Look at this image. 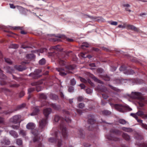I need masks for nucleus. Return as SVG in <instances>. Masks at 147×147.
Masks as SVG:
<instances>
[{
	"label": "nucleus",
	"instance_id": "nucleus-7",
	"mask_svg": "<svg viewBox=\"0 0 147 147\" xmlns=\"http://www.w3.org/2000/svg\"><path fill=\"white\" fill-rule=\"evenodd\" d=\"M41 72V71L40 69H36L34 73H30L29 76L32 77L34 79H37L41 76L39 74Z\"/></svg>",
	"mask_w": 147,
	"mask_h": 147
},
{
	"label": "nucleus",
	"instance_id": "nucleus-12",
	"mask_svg": "<svg viewBox=\"0 0 147 147\" xmlns=\"http://www.w3.org/2000/svg\"><path fill=\"white\" fill-rule=\"evenodd\" d=\"M1 91L4 93L7 96H10L13 94V92L12 91L6 88H1Z\"/></svg>",
	"mask_w": 147,
	"mask_h": 147
},
{
	"label": "nucleus",
	"instance_id": "nucleus-10",
	"mask_svg": "<svg viewBox=\"0 0 147 147\" xmlns=\"http://www.w3.org/2000/svg\"><path fill=\"white\" fill-rule=\"evenodd\" d=\"M26 62H23L21 65H17L14 66V67L16 70L19 71H22L26 69V66L24 64H26Z\"/></svg>",
	"mask_w": 147,
	"mask_h": 147
},
{
	"label": "nucleus",
	"instance_id": "nucleus-62",
	"mask_svg": "<svg viewBox=\"0 0 147 147\" xmlns=\"http://www.w3.org/2000/svg\"><path fill=\"white\" fill-rule=\"evenodd\" d=\"M49 142L51 143H53L55 142V140L53 138H50L49 140Z\"/></svg>",
	"mask_w": 147,
	"mask_h": 147
},
{
	"label": "nucleus",
	"instance_id": "nucleus-24",
	"mask_svg": "<svg viewBox=\"0 0 147 147\" xmlns=\"http://www.w3.org/2000/svg\"><path fill=\"white\" fill-rule=\"evenodd\" d=\"M26 104L25 103H22V104L18 106L16 109H15V111H16L20 109H21L25 107Z\"/></svg>",
	"mask_w": 147,
	"mask_h": 147
},
{
	"label": "nucleus",
	"instance_id": "nucleus-48",
	"mask_svg": "<svg viewBox=\"0 0 147 147\" xmlns=\"http://www.w3.org/2000/svg\"><path fill=\"white\" fill-rule=\"evenodd\" d=\"M77 99L78 101L81 102L84 100V98L82 96H79L77 97Z\"/></svg>",
	"mask_w": 147,
	"mask_h": 147
},
{
	"label": "nucleus",
	"instance_id": "nucleus-39",
	"mask_svg": "<svg viewBox=\"0 0 147 147\" xmlns=\"http://www.w3.org/2000/svg\"><path fill=\"white\" fill-rule=\"evenodd\" d=\"M93 79L95 82H96L98 83H99L100 84H103V82L102 81L98 79L95 76H94L93 77Z\"/></svg>",
	"mask_w": 147,
	"mask_h": 147
},
{
	"label": "nucleus",
	"instance_id": "nucleus-58",
	"mask_svg": "<svg viewBox=\"0 0 147 147\" xmlns=\"http://www.w3.org/2000/svg\"><path fill=\"white\" fill-rule=\"evenodd\" d=\"M119 122L121 124H126V122L125 120H119Z\"/></svg>",
	"mask_w": 147,
	"mask_h": 147
},
{
	"label": "nucleus",
	"instance_id": "nucleus-37",
	"mask_svg": "<svg viewBox=\"0 0 147 147\" xmlns=\"http://www.w3.org/2000/svg\"><path fill=\"white\" fill-rule=\"evenodd\" d=\"M108 139L109 140L115 141H119L120 139L119 138H118L114 137L112 136H111L110 137L108 138Z\"/></svg>",
	"mask_w": 147,
	"mask_h": 147
},
{
	"label": "nucleus",
	"instance_id": "nucleus-21",
	"mask_svg": "<svg viewBox=\"0 0 147 147\" xmlns=\"http://www.w3.org/2000/svg\"><path fill=\"white\" fill-rule=\"evenodd\" d=\"M111 132L113 134L117 135H120L121 133L119 130L114 129H112L111 130Z\"/></svg>",
	"mask_w": 147,
	"mask_h": 147
},
{
	"label": "nucleus",
	"instance_id": "nucleus-6",
	"mask_svg": "<svg viewBox=\"0 0 147 147\" xmlns=\"http://www.w3.org/2000/svg\"><path fill=\"white\" fill-rule=\"evenodd\" d=\"M45 81L44 79H42L38 82H34L31 83V85L32 86H37L36 87V90L37 92H39L41 90V88L40 86H38L39 84H42Z\"/></svg>",
	"mask_w": 147,
	"mask_h": 147
},
{
	"label": "nucleus",
	"instance_id": "nucleus-32",
	"mask_svg": "<svg viewBox=\"0 0 147 147\" xmlns=\"http://www.w3.org/2000/svg\"><path fill=\"white\" fill-rule=\"evenodd\" d=\"M26 57L27 58L31 59H34L35 56L33 54H30L27 55Z\"/></svg>",
	"mask_w": 147,
	"mask_h": 147
},
{
	"label": "nucleus",
	"instance_id": "nucleus-16",
	"mask_svg": "<svg viewBox=\"0 0 147 147\" xmlns=\"http://www.w3.org/2000/svg\"><path fill=\"white\" fill-rule=\"evenodd\" d=\"M26 127L28 129H33L35 127V125L34 123L30 122L27 125Z\"/></svg>",
	"mask_w": 147,
	"mask_h": 147
},
{
	"label": "nucleus",
	"instance_id": "nucleus-60",
	"mask_svg": "<svg viewBox=\"0 0 147 147\" xmlns=\"http://www.w3.org/2000/svg\"><path fill=\"white\" fill-rule=\"evenodd\" d=\"M103 98L105 99H107L108 97V96L107 94L105 93L102 94Z\"/></svg>",
	"mask_w": 147,
	"mask_h": 147
},
{
	"label": "nucleus",
	"instance_id": "nucleus-20",
	"mask_svg": "<svg viewBox=\"0 0 147 147\" xmlns=\"http://www.w3.org/2000/svg\"><path fill=\"white\" fill-rule=\"evenodd\" d=\"M39 111V109L38 107H35L34 108L33 112L31 113L30 115L31 116L36 115Z\"/></svg>",
	"mask_w": 147,
	"mask_h": 147
},
{
	"label": "nucleus",
	"instance_id": "nucleus-36",
	"mask_svg": "<svg viewBox=\"0 0 147 147\" xmlns=\"http://www.w3.org/2000/svg\"><path fill=\"white\" fill-rule=\"evenodd\" d=\"M32 133L34 136H38L39 134L38 131L36 129L32 130Z\"/></svg>",
	"mask_w": 147,
	"mask_h": 147
},
{
	"label": "nucleus",
	"instance_id": "nucleus-63",
	"mask_svg": "<svg viewBox=\"0 0 147 147\" xmlns=\"http://www.w3.org/2000/svg\"><path fill=\"white\" fill-rule=\"evenodd\" d=\"M80 80L82 82L84 83H86L87 82V81L84 78H80Z\"/></svg>",
	"mask_w": 147,
	"mask_h": 147
},
{
	"label": "nucleus",
	"instance_id": "nucleus-44",
	"mask_svg": "<svg viewBox=\"0 0 147 147\" xmlns=\"http://www.w3.org/2000/svg\"><path fill=\"white\" fill-rule=\"evenodd\" d=\"M46 62V60L44 58H42L41 59L40 61H39V64L43 65Z\"/></svg>",
	"mask_w": 147,
	"mask_h": 147
},
{
	"label": "nucleus",
	"instance_id": "nucleus-30",
	"mask_svg": "<svg viewBox=\"0 0 147 147\" xmlns=\"http://www.w3.org/2000/svg\"><path fill=\"white\" fill-rule=\"evenodd\" d=\"M8 84L9 86L11 88H18L20 86V85L18 84H12L11 83H9Z\"/></svg>",
	"mask_w": 147,
	"mask_h": 147
},
{
	"label": "nucleus",
	"instance_id": "nucleus-45",
	"mask_svg": "<svg viewBox=\"0 0 147 147\" xmlns=\"http://www.w3.org/2000/svg\"><path fill=\"white\" fill-rule=\"evenodd\" d=\"M126 69V67L124 65H122L119 68L120 71H123L125 70Z\"/></svg>",
	"mask_w": 147,
	"mask_h": 147
},
{
	"label": "nucleus",
	"instance_id": "nucleus-34",
	"mask_svg": "<svg viewBox=\"0 0 147 147\" xmlns=\"http://www.w3.org/2000/svg\"><path fill=\"white\" fill-rule=\"evenodd\" d=\"M35 90V89L34 88H30L28 89V94H29V96H28V99H29L31 97V95H30V93L31 92H32L34 91Z\"/></svg>",
	"mask_w": 147,
	"mask_h": 147
},
{
	"label": "nucleus",
	"instance_id": "nucleus-35",
	"mask_svg": "<svg viewBox=\"0 0 147 147\" xmlns=\"http://www.w3.org/2000/svg\"><path fill=\"white\" fill-rule=\"evenodd\" d=\"M122 137L125 140H128L130 139V137L129 135L125 133H123L122 135Z\"/></svg>",
	"mask_w": 147,
	"mask_h": 147
},
{
	"label": "nucleus",
	"instance_id": "nucleus-13",
	"mask_svg": "<svg viewBox=\"0 0 147 147\" xmlns=\"http://www.w3.org/2000/svg\"><path fill=\"white\" fill-rule=\"evenodd\" d=\"M4 60L5 61L6 63L9 64H11L12 63V62L9 59L6 58H3V55L2 54V53L1 52V51H0V60L3 61Z\"/></svg>",
	"mask_w": 147,
	"mask_h": 147
},
{
	"label": "nucleus",
	"instance_id": "nucleus-4",
	"mask_svg": "<svg viewBox=\"0 0 147 147\" xmlns=\"http://www.w3.org/2000/svg\"><path fill=\"white\" fill-rule=\"evenodd\" d=\"M130 115L134 117L136 119H139L138 117V116L140 117L143 119H147V113L145 114L141 111H138L135 113H131L130 114Z\"/></svg>",
	"mask_w": 147,
	"mask_h": 147
},
{
	"label": "nucleus",
	"instance_id": "nucleus-23",
	"mask_svg": "<svg viewBox=\"0 0 147 147\" xmlns=\"http://www.w3.org/2000/svg\"><path fill=\"white\" fill-rule=\"evenodd\" d=\"M109 86L111 89L119 93L121 92L122 91V90L118 89L116 87H113L110 85H109Z\"/></svg>",
	"mask_w": 147,
	"mask_h": 147
},
{
	"label": "nucleus",
	"instance_id": "nucleus-19",
	"mask_svg": "<svg viewBox=\"0 0 147 147\" xmlns=\"http://www.w3.org/2000/svg\"><path fill=\"white\" fill-rule=\"evenodd\" d=\"M4 70L7 73L12 74L13 72V70L9 66H6L4 67Z\"/></svg>",
	"mask_w": 147,
	"mask_h": 147
},
{
	"label": "nucleus",
	"instance_id": "nucleus-3",
	"mask_svg": "<svg viewBox=\"0 0 147 147\" xmlns=\"http://www.w3.org/2000/svg\"><path fill=\"white\" fill-rule=\"evenodd\" d=\"M141 94H142L140 92H132V96L134 98L138 100L142 99L143 103L141 104H140V105L142 107L144 105V104H147V100L142 99Z\"/></svg>",
	"mask_w": 147,
	"mask_h": 147
},
{
	"label": "nucleus",
	"instance_id": "nucleus-22",
	"mask_svg": "<svg viewBox=\"0 0 147 147\" xmlns=\"http://www.w3.org/2000/svg\"><path fill=\"white\" fill-rule=\"evenodd\" d=\"M9 133L15 138H16L18 137V134L14 131L11 130L9 131Z\"/></svg>",
	"mask_w": 147,
	"mask_h": 147
},
{
	"label": "nucleus",
	"instance_id": "nucleus-14",
	"mask_svg": "<svg viewBox=\"0 0 147 147\" xmlns=\"http://www.w3.org/2000/svg\"><path fill=\"white\" fill-rule=\"evenodd\" d=\"M52 112V109L50 108H47L44 109L43 110V114L45 117L47 118L49 115Z\"/></svg>",
	"mask_w": 147,
	"mask_h": 147
},
{
	"label": "nucleus",
	"instance_id": "nucleus-61",
	"mask_svg": "<svg viewBox=\"0 0 147 147\" xmlns=\"http://www.w3.org/2000/svg\"><path fill=\"white\" fill-rule=\"evenodd\" d=\"M111 25L116 26L117 24V22L115 21H113L111 22H109Z\"/></svg>",
	"mask_w": 147,
	"mask_h": 147
},
{
	"label": "nucleus",
	"instance_id": "nucleus-47",
	"mask_svg": "<svg viewBox=\"0 0 147 147\" xmlns=\"http://www.w3.org/2000/svg\"><path fill=\"white\" fill-rule=\"evenodd\" d=\"M85 104L82 103H80L78 104V107L80 109H82L85 107Z\"/></svg>",
	"mask_w": 147,
	"mask_h": 147
},
{
	"label": "nucleus",
	"instance_id": "nucleus-52",
	"mask_svg": "<svg viewBox=\"0 0 147 147\" xmlns=\"http://www.w3.org/2000/svg\"><path fill=\"white\" fill-rule=\"evenodd\" d=\"M97 72L101 74L104 72V70L101 68H98L97 69Z\"/></svg>",
	"mask_w": 147,
	"mask_h": 147
},
{
	"label": "nucleus",
	"instance_id": "nucleus-29",
	"mask_svg": "<svg viewBox=\"0 0 147 147\" xmlns=\"http://www.w3.org/2000/svg\"><path fill=\"white\" fill-rule=\"evenodd\" d=\"M91 19L94 20L95 21H99V20L101 19V18L100 17H93V16H90L89 15H87Z\"/></svg>",
	"mask_w": 147,
	"mask_h": 147
},
{
	"label": "nucleus",
	"instance_id": "nucleus-1",
	"mask_svg": "<svg viewBox=\"0 0 147 147\" xmlns=\"http://www.w3.org/2000/svg\"><path fill=\"white\" fill-rule=\"evenodd\" d=\"M60 46L57 45L53 47H51L50 50H54L53 52H51L49 53V55L53 56L55 57L57 56V61L59 64V65L61 66H65V69L60 68H56V69L59 72V74L62 76H66L67 74L71 73L72 71L74 69V67L73 65L69 64L67 63L65 59L66 56L65 53H62L60 52L58 54L56 52V51H59L60 50Z\"/></svg>",
	"mask_w": 147,
	"mask_h": 147
},
{
	"label": "nucleus",
	"instance_id": "nucleus-27",
	"mask_svg": "<svg viewBox=\"0 0 147 147\" xmlns=\"http://www.w3.org/2000/svg\"><path fill=\"white\" fill-rule=\"evenodd\" d=\"M50 98L53 100H57L58 98L57 95L56 94H51L50 95Z\"/></svg>",
	"mask_w": 147,
	"mask_h": 147
},
{
	"label": "nucleus",
	"instance_id": "nucleus-50",
	"mask_svg": "<svg viewBox=\"0 0 147 147\" xmlns=\"http://www.w3.org/2000/svg\"><path fill=\"white\" fill-rule=\"evenodd\" d=\"M122 129L123 131L127 132H130L131 130L130 129L125 127H123Z\"/></svg>",
	"mask_w": 147,
	"mask_h": 147
},
{
	"label": "nucleus",
	"instance_id": "nucleus-18",
	"mask_svg": "<svg viewBox=\"0 0 147 147\" xmlns=\"http://www.w3.org/2000/svg\"><path fill=\"white\" fill-rule=\"evenodd\" d=\"M47 49L45 48L41 49L39 50H35L34 52L35 53H36L38 56H40V53H43L44 52L47 51Z\"/></svg>",
	"mask_w": 147,
	"mask_h": 147
},
{
	"label": "nucleus",
	"instance_id": "nucleus-57",
	"mask_svg": "<svg viewBox=\"0 0 147 147\" xmlns=\"http://www.w3.org/2000/svg\"><path fill=\"white\" fill-rule=\"evenodd\" d=\"M89 45L87 43H85L83 44V45L82 46V48H83L84 47H85L86 48H88L89 47Z\"/></svg>",
	"mask_w": 147,
	"mask_h": 147
},
{
	"label": "nucleus",
	"instance_id": "nucleus-26",
	"mask_svg": "<svg viewBox=\"0 0 147 147\" xmlns=\"http://www.w3.org/2000/svg\"><path fill=\"white\" fill-rule=\"evenodd\" d=\"M21 48L23 49H26V48H30L31 47L28 46L27 42H25L23 43L21 46Z\"/></svg>",
	"mask_w": 147,
	"mask_h": 147
},
{
	"label": "nucleus",
	"instance_id": "nucleus-53",
	"mask_svg": "<svg viewBox=\"0 0 147 147\" xmlns=\"http://www.w3.org/2000/svg\"><path fill=\"white\" fill-rule=\"evenodd\" d=\"M126 24L124 23L123 24V25H119L118 26V27L119 28H126Z\"/></svg>",
	"mask_w": 147,
	"mask_h": 147
},
{
	"label": "nucleus",
	"instance_id": "nucleus-5",
	"mask_svg": "<svg viewBox=\"0 0 147 147\" xmlns=\"http://www.w3.org/2000/svg\"><path fill=\"white\" fill-rule=\"evenodd\" d=\"M65 121L62 120L60 125V129L62 131V133L63 137L66 138H67V128L64 125Z\"/></svg>",
	"mask_w": 147,
	"mask_h": 147
},
{
	"label": "nucleus",
	"instance_id": "nucleus-15",
	"mask_svg": "<svg viewBox=\"0 0 147 147\" xmlns=\"http://www.w3.org/2000/svg\"><path fill=\"white\" fill-rule=\"evenodd\" d=\"M39 127L42 129L45 126L47 122L46 120H40L39 121Z\"/></svg>",
	"mask_w": 147,
	"mask_h": 147
},
{
	"label": "nucleus",
	"instance_id": "nucleus-56",
	"mask_svg": "<svg viewBox=\"0 0 147 147\" xmlns=\"http://www.w3.org/2000/svg\"><path fill=\"white\" fill-rule=\"evenodd\" d=\"M134 73V71L132 70H129L127 71V74H133Z\"/></svg>",
	"mask_w": 147,
	"mask_h": 147
},
{
	"label": "nucleus",
	"instance_id": "nucleus-64",
	"mask_svg": "<svg viewBox=\"0 0 147 147\" xmlns=\"http://www.w3.org/2000/svg\"><path fill=\"white\" fill-rule=\"evenodd\" d=\"M62 141L61 140H59L58 141V147H60L62 144Z\"/></svg>",
	"mask_w": 147,
	"mask_h": 147
},
{
	"label": "nucleus",
	"instance_id": "nucleus-41",
	"mask_svg": "<svg viewBox=\"0 0 147 147\" xmlns=\"http://www.w3.org/2000/svg\"><path fill=\"white\" fill-rule=\"evenodd\" d=\"M54 119H66L63 118L59 115H56L55 116Z\"/></svg>",
	"mask_w": 147,
	"mask_h": 147
},
{
	"label": "nucleus",
	"instance_id": "nucleus-55",
	"mask_svg": "<svg viewBox=\"0 0 147 147\" xmlns=\"http://www.w3.org/2000/svg\"><path fill=\"white\" fill-rule=\"evenodd\" d=\"M92 90L90 88H88L86 89V92L88 94H90L92 93Z\"/></svg>",
	"mask_w": 147,
	"mask_h": 147
},
{
	"label": "nucleus",
	"instance_id": "nucleus-33",
	"mask_svg": "<svg viewBox=\"0 0 147 147\" xmlns=\"http://www.w3.org/2000/svg\"><path fill=\"white\" fill-rule=\"evenodd\" d=\"M102 114L104 115H107L111 114V112L108 110H104L102 112Z\"/></svg>",
	"mask_w": 147,
	"mask_h": 147
},
{
	"label": "nucleus",
	"instance_id": "nucleus-40",
	"mask_svg": "<svg viewBox=\"0 0 147 147\" xmlns=\"http://www.w3.org/2000/svg\"><path fill=\"white\" fill-rule=\"evenodd\" d=\"M21 118V115H18L13 117L12 118V119H20Z\"/></svg>",
	"mask_w": 147,
	"mask_h": 147
},
{
	"label": "nucleus",
	"instance_id": "nucleus-9",
	"mask_svg": "<svg viewBox=\"0 0 147 147\" xmlns=\"http://www.w3.org/2000/svg\"><path fill=\"white\" fill-rule=\"evenodd\" d=\"M6 78V76L3 74L2 71L1 70V67H0V78L1 79V80H0L1 85H3L8 84L5 80Z\"/></svg>",
	"mask_w": 147,
	"mask_h": 147
},
{
	"label": "nucleus",
	"instance_id": "nucleus-49",
	"mask_svg": "<svg viewBox=\"0 0 147 147\" xmlns=\"http://www.w3.org/2000/svg\"><path fill=\"white\" fill-rule=\"evenodd\" d=\"M20 133L23 136H25L26 135V132L23 130L20 131Z\"/></svg>",
	"mask_w": 147,
	"mask_h": 147
},
{
	"label": "nucleus",
	"instance_id": "nucleus-28",
	"mask_svg": "<svg viewBox=\"0 0 147 147\" xmlns=\"http://www.w3.org/2000/svg\"><path fill=\"white\" fill-rule=\"evenodd\" d=\"M16 7H17L18 9L20 11V12L22 13H24V11H25V9L23 7L19 6L17 5Z\"/></svg>",
	"mask_w": 147,
	"mask_h": 147
},
{
	"label": "nucleus",
	"instance_id": "nucleus-42",
	"mask_svg": "<svg viewBox=\"0 0 147 147\" xmlns=\"http://www.w3.org/2000/svg\"><path fill=\"white\" fill-rule=\"evenodd\" d=\"M138 122H141L142 123L141 124V125L142 126V127L144 128L147 129V125L146 124H145L143 123L142 122V120H137Z\"/></svg>",
	"mask_w": 147,
	"mask_h": 147
},
{
	"label": "nucleus",
	"instance_id": "nucleus-25",
	"mask_svg": "<svg viewBox=\"0 0 147 147\" xmlns=\"http://www.w3.org/2000/svg\"><path fill=\"white\" fill-rule=\"evenodd\" d=\"M40 140V137L38 136H34V137L32 139L33 142L34 143H35L36 142H39V141Z\"/></svg>",
	"mask_w": 147,
	"mask_h": 147
},
{
	"label": "nucleus",
	"instance_id": "nucleus-46",
	"mask_svg": "<svg viewBox=\"0 0 147 147\" xmlns=\"http://www.w3.org/2000/svg\"><path fill=\"white\" fill-rule=\"evenodd\" d=\"M23 28L20 27H11V28L14 30H22L23 29Z\"/></svg>",
	"mask_w": 147,
	"mask_h": 147
},
{
	"label": "nucleus",
	"instance_id": "nucleus-43",
	"mask_svg": "<svg viewBox=\"0 0 147 147\" xmlns=\"http://www.w3.org/2000/svg\"><path fill=\"white\" fill-rule=\"evenodd\" d=\"M39 98H40L46 100L47 99V97L44 94L42 93L40 94L39 95Z\"/></svg>",
	"mask_w": 147,
	"mask_h": 147
},
{
	"label": "nucleus",
	"instance_id": "nucleus-59",
	"mask_svg": "<svg viewBox=\"0 0 147 147\" xmlns=\"http://www.w3.org/2000/svg\"><path fill=\"white\" fill-rule=\"evenodd\" d=\"M101 91L102 92H104L105 93L108 92L107 89L105 87H104L102 88L101 89Z\"/></svg>",
	"mask_w": 147,
	"mask_h": 147
},
{
	"label": "nucleus",
	"instance_id": "nucleus-17",
	"mask_svg": "<svg viewBox=\"0 0 147 147\" xmlns=\"http://www.w3.org/2000/svg\"><path fill=\"white\" fill-rule=\"evenodd\" d=\"M98 116L95 115L93 114L92 113L89 114L87 117L88 119H98Z\"/></svg>",
	"mask_w": 147,
	"mask_h": 147
},
{
	"label": "nucleus",
	"instance_id": "nucleus-11",
	"mask_svg": "<svg viewBox=\"0 0 147 147\" xmlns=\"http://www.w3.org/2000/svg\"><path fill=\"white\" fill-rule=\"evenodd\" d=\"M126 28L127 29L133 30L138 33H141L142 32V31L140 30L138 28L135 27L133 25L127 24H126Z\"/></svg>",
	"mask_w": 147,
	"mask_h": 147
},
{
	"label": "nucleus",
	"instance_id": "nucleus-8",
	"mask_svg": "<svg viewBox=\"0 0 147 147\" xmlns=\"http://www.w3.org/2000/svg\"><path fill=\"white\" fill-rule=\"evenodd\" d=\"M42 106H50L55 110H58L59 109L60 107L59 105H57L55 104L49 103L47 102H44L42 104Z\"/></svg>",
	"mask_w": 147,
	"mask_h": 147
},
{
	"label": "nucleus",
	"instance_id": "nucleus-31",
	"mask_svg": "<svg viewBox=\"0 0 147 147\" xmlns=\"http://www.w3.org/2000/svg\"><path fill=\"white\" fill-rule=\"evenodd\" d=\"M16 142L19 146H22V141L21 139L18 138L16 140Z\"/></svg>",
	"mask_w": 147,
	"mask_h": 147
},
{
	"label": "nucleus",
	"instance_id": "nucleus-51",
	"mask_svg": "<svg viewBox=\"0 0 147 147\" xmlns=\"http://www.w3.org/2000/svg\"><path fill=\"white\" fill-rule=\"evenodd\" d=\"M24 92L23 91H22L19 94V97L20 98H22L24 96Z\"/></svg>",
	"mask_w": 147,
	"mask_h": 147
},
{
	"label": "nucleus",
	"instance_id": "nucleus-38",
	"mask_svg": "<svg viewBox=\"0 0 147 147\" xmlns=\"http://www.w3.org/2000/svg\"><path fill=\"white\" fill-rule=\"evenodd\" d=\"M18 47V45L17 44H12L9 47V48L15 49H17Z\"/></svg>",
	"mask_w": 147,
	"mask_h": 147
},
{
	"label": "nucleus",
	"instance_id": "nucleus-54",
	"mask_svg": "<svg viewBox=\"0 0 147 147\" xmlns=\"http://www.w3.org/2000/svg\"><path fill=\"white\" fill-rule=\"evenodd\" d=\"M12 76L13 79L17 81H19L21 80V78H17L13 75H12Z\"/></svg>",
	"mask_w": 147,
	"mask_h": 147
},
{
	"label": "nucleus",
	"instance_id": "nucleus-2",
	"mask_svg": "<svg viewBox=\"0 0 147 147\" xmlns=\"http://www.w3.org/2000/svg\"><path fill=\"white\" fill-rule=\"evenodd\" d=\"M109 104L112 107H114L116 110L121 113H124L127 111H131V109L126 106L119 104H114L111 102Z\"/></svg>",
	"mask_w": 147,
	"mask_h": 147
}]
</instances>
